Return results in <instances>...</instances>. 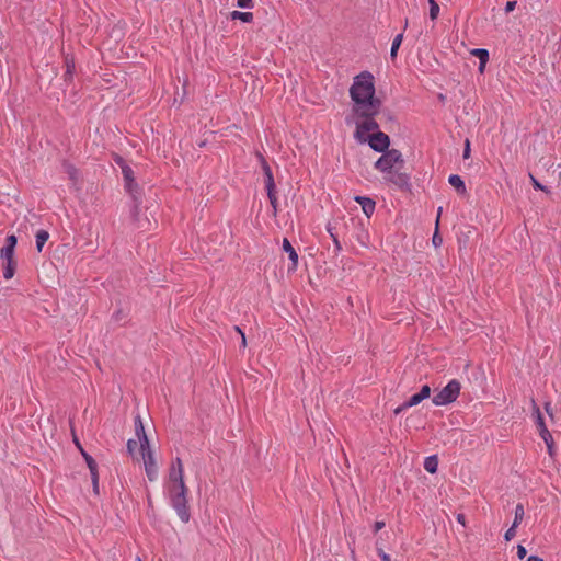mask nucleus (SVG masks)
I'll return each instance as SVG.
<instances>
[{
	"label": "nucleus",
	"mask_w": 561,
	"mask_h": 561,
	"mask_svg": "<svg viewBox=\"0 0 561 561\" xmlns=\"http://www.w3.org/2000/svg\"><path fill=\"white\" fill-rule=\"evenodd\" d=\"M350 96L355 115L376 116L379 113L381 102L375 98L374 76L369 71H362L354 77Z\"/></svg>",
	"instance_id": "nucleus-1"
},
{
	"label": "nucleus",
	"mask_w": 561,
	"mask_h": 561,
	"mask_svg": "<svg viewBox=\"0 0 561 561\" xmlns=\"http://www.w3.org/2000/svg\"><path fill=\"white\" fill-rule=\"evenodd\" d=\"M169 485L167 486L169 494V503L175 511L176 515L183 523H187L191 518L187 506V486L184 482V470L182 460L176 457L170 468Z\"/></svg>",
	"instance_id": "nucleus-2"
},
{
	"label": "nucleus",
	"mask_w": 561,
	"mask_h": 561,
	"mask_svg": "<svg viewBox=\"0 0 561 561\" xmlns=\"http://www.w3.org/2000/svg\"><path fill=\"white\" fill-rule=\"evenodd\" d=\"M381 153L374 168L383 174H391L396 165L402 167L404 164L403 156L398 149H390Z\"/></svg>",
	"instance_id": "nucleus-3"
},
{
	"label": "nucleus",
	"mask_w": 561,
	"mask_h": 561,
	"mask_svg": "<svg viewBox=\"0 0 561 561\" xmlns=\"http://www.w3.org/2000/svg\"><path fill=\"white\" fill-rule=\"evenodd\" d=\"M461 385L457 379H451L443 389H440L432 399L436 407L448 405L459 397Z\"/></svg>",
	"instance_id": "nucleus-4"
},
{
	"label": "nucleus",
	"mask_w": 561,
	"mask_h": 561,
	"mask_svg": "<svg viewBox=\"0 0 561 561\" xmlns=\"http://www.w3.org/2000/svg\"><path fill=\"white\" fill-rule=\"evenodd\" d=\"M364 121L362 123H358L356 126V130L354 133V137L358 142H366L367 138L364 136L365 133L378 130L379 125L374 119V116H362Z\"/></svg>",
	"instance_id": "nucleus-5"
},
{
	"label": "nucleus",
	"mask_w": 561,
	"mask_h": 561,
	"mask_svg": "<svg viewBox=\"0 0 561 561\" xmlns=\"http://www.w3.org/2000/svg\"><path fill=\"white\" fill-rule=\"evenodd\" d=\"M369 147L376 152H385L390 150V138L383 131H376L373 135H369L366 140Z\"/></svg>",
	"instance_id": "nucleus-6"
},
{
	"label": "nucleus",
	"mask_w": 561,
	"mask_h": 561,
	"mask_svg": "<svg viewBox=\"0 0 561 561\" xmlns=\"http://www.w3.org/2000/svg\"><path fill=\"white\" fill-rule=\"evenodd\" d=\"M257 157L260 159L262 170L264 173L265 188H275V182L271 167L268 165V163L266 162L262 154L259 153Z\"/></svg>",
	"instance_id": "nucleus-7"
},
{
	"label": "nucleus",
	"mask_w": 561,
	"mask_h": 561,
	"mask_svg": "<svg viewBox=\"0 0 561 561\" xmlns=\"http://www.w3.org/2000/svg\"><path fill=\"white\" fill-rule=\"evenodd\" d=\"M354 201L360 205L363 213L367 217H370L374 214L375 208H376V203L374 199H371L370 197H367V196L358 195V196L354 197Z\"/></svg>",
	"instance_id": "nucleus-8"
},
{
	"label": "nucleus",
	"mask_w": 561,
	"mask_h": 561,
	"mask_svg": "<svg viewBox=\"0 0 561 561\" xmlns=\"http://www.w3.org/2000/svg\"><path fill=\"white\" fill-rule=\"evenodd\" d=\"M122 174L125 182V188L127 192L133 193L137 187V183L134 178V171L128 164H124Z\"/></svg>",
	"instance_id": "nucleus-9"
},
{
	"label": "nucleus",
	"mask_w": 561,
	"mask_h": 561,
	"mask_svg": "<svg viewBox=\"0 0 561 561\" xmlns=\"http://www.w3.org/2000/svg\"><path fill=\"white\" fill-rule=\"evenodd\" d=\"M386 179L400 188H407L410 185V178L405 173L391 172V174H387Z\"/></svg>",
	"instance_id": "nucleus-10"
},
{
	"label": "nucleus",
	"mask_w": 561,
	"mask_h": 561,
	"mask_svg": "<svg viewBox=\"0 0 561 561\" xmlns=\"http://www.w3.org/2000/svg\"><path fill=\"white\" fill-rule=\"evenodd\" d=\"M145 462V469L147 477L150 481L154 480L157 477V467L153 458V454H147V456H142Z\"/></svg>",
	"instance_id": "nucleus-11"
},
{
	"label": "nucleus",
	"mask_w": 561,
	"mask_h": 561,
	"mask_svg": "<svg viewBox=\"0 0 561 561\" xmlns=\"http://www.w3.org/2000/svg\"><path fill=\"white\" fill-rule=\"evenodd\" d=\"M282 249L288 254V257L293 264L291 268L296 270L298 265V254L287 238L283 239Z\"/></svg>",
	"instance_id": "nucleus-12"
},
{
	"label": "nucleus",
	"mask_w": 561,
	"mask_h": 561,
	"mask_svg": "<svg viewBox=\"0 0 561 561\" xmlns=\"http://www.w3.org/2000/svg\"><path fill=\"white\" fill-rule=\"evenodd\" d=\"M531 408H533V416L535 420V424L538 428V432L547 430L548 427L545 423L543 415L540 412V409L534 399L531 400Z\"/></svg>",
	"instance_id": "nucleus-13"
},
{
	"label": "nucleus",
	"mask_w": 561,
	"mask_h": 561,
	"mask_svg": "<svg viewBox=\"0 0 561 561\" xmlns=\"http://www.w3.org/2000/svg\"><path fill=\"white\" fill-rule=\"evenodd\" d=\"M471 55L479 59V71L483 72L484 68L489 61L490 54L488 49L484 48H473L471 50Z\"/></svg>",
	"instance_id": "nucleus-14"
},
{
	"label": "nucleus",
	"mask_w": 561,
	"mask_h": 561,
	"mask_svg": "<svg viewBox=\"0 0 561 561\" xmlns=\"http://www.w3.org/2000/svg\"><path fill=\"white\" fill-rule=\"evenodd\" d=\"M449 184L457 190L458 193H466V184L465 181L458 174H451L448 178Z\"/></svg>",
	"instance_id": "nucleus-15"
},
{
	"label": "nucleus",
	"mask_w": 561,
	"mask_h": 561,
	"mask_svg": "<svg viewBox=\"0 0 561 561\" xmlns=\"http://www.w3.org/2000/svg\"><path fill=\"white\" fill-rule=\"evenodd\" d=\"M438 468V458L436 455H431L424 460V469L430 473H435Z\"/></svg>",
	"instance_id": "nucleus-16"
},
{
	"label": "nucleus",
	"mask_w": 561,
	"mask_h": 561,
	"mask_svg": "<svg viewBox=\"0 0 561 561\" xmlns=\"http://www.w3.org/2000/svg\"><path fill=\"white\" fill-rule=\"evenodd\" d=\"M49 238V233L46 230H38L35 236L36 249L38 252L43 250L44 244Z\"/></svg>",
	"instance_id": "nucleus-17"
},
{
	"label": "nucleus",
	"mask_w": 561,
	"mask_h": 561,
	"mask_svg": "<svg viewBox=\"0 0 561 561\" xmlns=\"http://www.w3.org/2000/svg\"><path fill=\"white\" fill-rule=\"evenodd\" d=\"M62 168H64L65 173L68 175V178L72 182H77L78 181L79 172H78L77 168L73 164H71L69 162H64Z\"/></svg>",
	"instance_id": "nucleus-18"
},
{
	"label": "nucleus",
	"mask_w": 561,
	"mask_h": 561,
	"mask_svg": "<svg viewBox=\"0 0 561 561\" xmlns=\"http://www.w3.org/2000/svg\"><path fill=\"white\" fill-rule=\"evenodd\" d=\"M232 20H240L244 23H250L253 21L252 12H241V11H232L230 14Z\"/></svg>",
	"instance_id": "nucleus-19"
},
{
	"label": "nucleus",
	"mask_w": 561,
	"mask_h": 561,
	"mask_svg": "<svg viewBox=\"0 0 561 561\" xmlns=\"http://www.w3.org/2000/svg\"><path fill=\"white\" fill-rule=\"evenodd\" d=\"M525 515L524 505L518 503L515 507L514 512V520H513V527H518V525L522 523Z\"/></svg>",
	"instance_id": "nucleus-20"
},
{
	"label": "nucleus",
	"mask_w": 561,
	"mask_h": 561,
	"mask_svg": "<svg viewBox=\"0 0 561 561\" xmlns=\"http://www.w3.org/2000/svg\"><path fill=\"white\" fill-rule=\"evenodd\" d=\"M402 39H403V34L400 33L398 34L393 41H392V44H391V49H390V56L392 59H394L397 57V54H398V49L402 43Z\"/></svg>",
	"instance_id": "nucleus-21"
},
{
	"label": "nucleus",
	"mask_w": 561,
	"mask_h": 561,
	"mask_svg": "<svg viewBox=\"0 0 561 561\" xmlns=\"http://www.w3.org/2000/svg\"><path fill=\"white\" fill-rule=\"evenodd\" d=\"M540 437L543 439L545 444L547 445L549 454L552 453V445H553V438L549 430H543L539 432Z\"/></svg>",
	"instance_id": "nucleus-22"
},
{
	"label": "nucleus",
	"mask_w": 561,
	"mask_h": 561,
	"mask_svg": "<svg viewBox=\"0 0 561 561\" xmlns=\"http://www.w3.org/2000/svg\"><path fill=\"white\" fill-rule=\"evenodd\" d=\"M135 433L138 439L144 437V435H147L145 432L142 420L139 414H137L135 417Z\"/></svg>",
	"instance_id": "nucleus-23"
},
{
	"label": "nucleus",
	"mask_w": 561,
	"mask_h": 561,
	"mask_svg": "<svg viewBox=\"0 0 561 561\" xmlns=\"http://www.w3.org/2000/svg\"><path fill=\"white\" fill-rule=\"evenodd\" d=\"M139 444L141 456H147V454H153L152 450L150 449L149 439L147 435H144V437L139 438Z\"/></svg>",
	"instance_id": "nucleus-24"
},
{
	"label": "nucleus",
	"mask_w": 561,
	"mask_h": 561,
	"mask_svg": "<svg viewBox=\"0 0 561 561\" xmlns=\"http://www.w3.org/2000/svg\"><path fill=\"white\" fill-rule=\"evenodd\" d=\"M266 193H267V197H268L270 204H271V206L273 207L274 215H276V213H277V196H276V191H275V188H267V190H266Z\"/></svg>",
	"instance_id": "nucleus-25"
},
{
	"label": "nucleus",
	"mask_w": 561,
	"mask_h": 561,
	"mask_svg": "<svg viewBox=\"0 0 561 561\" xmlns=\"http://www.w3.org/2000/svg\"><path fill=\"white\" fill-rule=\"evenodd\" d=\"M14 249L3 247L0 251V256L7 262H13Z\"/></svg>",
	"instance_id": "nucleus-26"
},
{
	"label": "nucleus",
	"mask_w": 561,
	"mask_h": 561,
	"mask_svg": "<svg viewBox=\"0 0 561 561\" xmlns=\"http://www.w3.org/2000/svg\"><path fill=\"white\" fill-rule=\"evenodd\" d=\"M430 3V18L431 20L437 19L439 14V5L435 0H428Z\"/></svg>",
	"instance_id": "nucleus-27"
},
{
	"label": "nucleus",
	"mask_w": 561,
	"mask_h": 561,
	"mask_svg": "<svg viewBox=\"0 0 561 561\" xmlns=\"http://www.w3.org/2000/svg\"><path fill=\"white\" fill-rule=\"evenodd\" d=\"M75 72V62L73 60H66V72H65V80H71Z\"/></svg>",
	"instance_id": "nucleus-28"
},
{
	"label": "nucleus",
	"mask_w": 561,
	"mask_h": 561,
	"mask_svg": "<svg viewBox=\"0 0 561 561\" xmlns=\"http://www.w3.org/2000/svg\"><path fill=\"white\" fill-rule=\"evenodd\" d=\"M442 210H443V208H442V207H439V208H438V216H437V219H436V231H435V233H434V236H433V239H432L433 244H434L435 247H439V245L442 244V242H443L442 238H440V237L438 236V233H437L438 222H439V217H440Z\"/></svg>",
	"instance_id": "nucleus-29"
},
{
	"label": "nucleus",
	"mask_w": 561,
	"mask_h": 561,
	"mask_svg": "<svg viewBox=\"0 0 561 561\" xmlns=\"http://www.w3.org/2000/svg\"><path fill=\"white\" fill-rule=\"evenodd\" d=\"M80 449H81L82 456H83V458H84V460L87 462V466H88L89 470L93 471L98 467L95 460L93 459L92 456L87 454L81 447H80Z\"/></svg>",
	"instance_id": "nucleus-30"
},
{
	"label": "nucleus",
	"mask_w": 561,
	"mask_h": 561,
	"mask_svg": "<svg viewBox=\"0 0 561 561\" xmlns=\"http://www.w3.org/2000/svg\"><path fill=\"white\" fill-rule=\"evenodd\" d=\"M14 272H15L14 263L7 262V265L4 266V270H3V277L5 279H10L13 277Z\"/></svg>",
	"instance_id": "nucleus-31"
},
{
	"label": "nucleus",
	"mask_w": 561,
	"mask_h": 561,
	"mask_svg": "<svg viewBox=\"0 0 561 561\" xmlns=\"http://www.w3.org/2000/svg\"><path fill=\"white\" fill-rule=\"evenodd\" d=\"M422 402V399L419 397L417 393L411 396L407 401H405V407H409V408H412V407H415L417 404H420Z\"/></svg>",
	"instance_id": "nucleus-32"
},
{
	"label": "nucleus",
	"mask_w": 561,
	"mask_h": 561,
	"mask_svg": "<svg viewBox=\"0 0 561 561\" xmlns=\"http://www.w3.org/2000/svg\"><path fill=\"white\" fill-rule=\"evenodd\" d=\"M419 397L423 400L427 399L431 396V388L428 385L422 386L421 390L417 392Z\"/></svg>",
	"instance_id": "nucleus-33"
},
{
	"label": "nucleus",
	"mask_w": 561,
	"mask_h": 561,
	"mask_svg": "<svg viewBox=\"0 0 561 561\" xmlns=\"http://www.w3.org/2000/svg\"><path fill=\"white\" fill-rule=\"evenodd\" d=\"M18 239L14 234H10L5 239L4 247L15 249Z\"/></svg>",
	"instance_id": "nucleus-34"
},
{
	"label": "nucleus",
	"mask_w": 561,
	"mask_h": 561,
	"mask_svg": "<svg viewBox=\"0 0 561 561\" xmlns=\"http://www.w3.org/2000/svg\"><path fill=\"white\" fill-rule=\"evenodd\" d=\"M516 528L517 527H513V525L505 531L504 534V539L505 541H511L515 535H516Z\"/></svg>",
	"instance_id": "nucleus-35"
},
{
	"label": "nucleus",
	"mask_w": 561,
	"mask_h": 561,
	"mask_svg": "<svg viewBox=\"0 0 561 561\" xmlns=\"http://www.w3.org/2000/svg\"><path fill=\"white\" fill-rule=\"evenodd\" d=\"M237 5L242 9H251V8H253V1L252 0H238Z\"/></svg>",
	"instance_id": "nucleus-36"
},
{
	"label": "nucleus",
	"mask_w": 561,
	"mask_h": 561,
	"mask_svg": "<svg viewBox=\"0 0 561 561\" xmlns=\"http://www.w3.org/2000/svg\"><path fill=\"white\" fill-rule=\"evenodd\" d=\"M470 153H471L470 141H469V139H466L463 153H462L463 159H468L470 157Z\"/></svg>",
	"instance_id": "nucleus-37"
},
{
	"label": "nucleus",
	"mask_w": 561,
	"mask_h": 561,
	"mask_svg": "<svg viewBox=\"0 0 561 561\" xmlns=\"http://www.w3.org/2000/svg\"><path fill=\"white\" fill-rule=\"evenodd\" d=\"M516 4H517V1H515V0L507 1L505 4V8H504L505 12L510 13V12L514 11L516 8Z\"/></svg>",
	"instance_id": "nucleus-38"
},
{
	"label": "nucleus",
	"mask_w": 561,
	"mask_h": 561,
	"mask_svg": "<svg viewBox=\"0 0 561 561\" xmlns=\"http://www.w3.org/2000/svg\"><path fill=\"white\" fill-rule=\"evenodd\" d=\"M531 183H533V186L536 188V190H540V191H545L547 192V187L545 185H542L538 180H536L534 176H531Z\"/></svg>",
	"instance_id": "nucleus-39"
},
{
	"label": "nucleus",
	"mask_w": 561,
	"mask_h": 561,
	"mask_svg": "<svg viewBox=\"0 0 561 561\" xmlns=\"http://www.w3.org/2000/svg\"><path fill=\"white\" fill-rule=\"evenodd\" d=\"M137 448V442L135 439H128L127 442V450L129 454H134Z\"/></svg>",
	"instance_id": "nucleus-40"
},
{
	"label": "nucleus",
	"mask_w": 561,
	"mask_h": 561,
	"mask_svg": "<svg viewBox=\"0 0 561 561\" xmlns=\"http://www.w3.org/2000/svg\"><path fill=\"white\" fill-rule=\"evenodd\" d=\"M527 554V550L526 548L523 546V545H518L517 546V557L519 559H524Z\"/></svg>",
	"instance_id": "nucleus-41"
},
{
	"label": "nucleus",
	"mask_w": 561,
	"mask_h": 561,
	"mask_svg": "<svg viewBox=\"0 0 561 561\" xmlns=\"http://www.w3.org/2000/svg\"><path fill=\"white\" fill-rule=\"evenodd\" d=\"M114 162L123 170L124 164H127L125 159L118 154H115Z\"/></svg>",
	"instance_id": "nucleus-42"
},
{
	"label": "nucleus",
	"mask_w": 561,
	"mask_h": 561,
	"mask_svg": "<svg viewBox=\"0 0 561 561\" xmlns=\"http://www.w3.org/2000/svg\"><path fill=\"white\" fill-rule=\"evenodd\" d=\"M386 526V523L382 520H376L374 524V533H378Z\"/></svg>",
	"instance_id": "nucleus-43"
},
{
	"label": "nucleus",
	"mask_w": 561,
	"mask_h": 561,
	"mask_svg": "<svg viewBox=\"0 0 561 561\" xmlns=\"http://www.w3.org/2000/svg\"><path fill=\"white\" fill-rule=\"evenodd\" d=\"M408 409H409V407H405V401H404L402 404H400L399 407H397L394 409V414L396 415L401 414L402 412H404Z\"/></svg>",
	"instance_id": "nucleus-44"
},
{
	"label": "nucleus",
	"mask_w": 561,
	"mask_h": 561,
	"mask_svg": "<svg viewBox=\"0 0 561 561\" xmlns=\"http://www.w3.org/2000/svg\"><path fill=\"white\" fill-rule=\"evenodd\" d=\"M545 410L546 412L548 413V415L553 419V413H552V408H551V403L550 402H546L545 404Z\"/></svg>",
	"instance_id": "nucleus-45"
},
{
	"label": "nucleus",
	"mask_w": 561,
	"mask_h": 561,
	"mask_svg": "<svg viewBox=\"0 0 561 561\" xmlns=\"http://www.w3.org/2000/svg\"><path fill=\"white\" fill-rule=\"evenodd\" d=\"M90 473H91L92 482L99 481L98 467L93 471H90Z\"/></svg>",
	"instance_id": "nucleus-46"
},
{
	"label": "nucleus",
	"mask_w": 561,
	"mask_h": 561,
	"mask_svg": "<svg viewBox=\"0 0 561 561\" xmlns=\"http://www.w3.org/2000/svg\"><path fill=\"white\" fill-rule=\"evenodd\" d=\"M238 330V332L241 334V345L244 347L245 344H247V340H245V335L244 333L240 330V328H236Z\"/></svg>",
	"instance_id": "nucleus-47"
},
{
	"label": "nucleus",
	"mask_w": 561,
	"mask_h": 561,
	"mask_svg": "<svg viewBox=\"0 0 561 561\" xmlns=\"http://www.w3.org/2000/svg\"><path fill=\"white\" fill-rule=\"evenodd\" d=\"M379 556H380V558H381V560H382V561H391V560H390V556H389V554H387V553H385L383 551H381V552L379 553Z\"/></svg>",
	"instance_id": "nucleus-48"
},
{
	"label": "nucleus",
	"mask_w": 561,
	"mask_h": 561,
	"mask_svg": "<svg viewBox=\"0 0 561 561\" xmlns=\"http://www.w3.org/2000/svg\"><path fill=\"white\" fill-rule=\"evenodd\" d=\"M527 561H543V559L533 554L528 557Z\"/></svg>",
	"instance_id": "nucleus-49"
},
{
	"label": "nucleus",
	"mask_w": 561,
	"mask_h": 561,
	"mask_svg": "<svg viewBox=\"0 0 561 561\" xmlns=\"http://www.w3.org/2000/svg\"><path fill=\"white\" fill-rule=\"evenodd\" d=\"M92 484H93L94 493L98 494L99 493V481H94V482H92Z\"/></svg>",
	"instance_id": "nucleus-50"
},
{
	"label": "nucleus",
	"mask_w": 561,
	"mask_h": 561,
	"mask_svg": "<svg viewBox=\"0 0 561 561\" xmlns=\"http://www.w3.org/2000/svg\"><path fill=\"white\" fill-rule=\"evenodd\" d=\"M457 520H458L459 523H461L462 525H465V516H463L462 514H459V515L457 516Z\"/></svg>",
	"instance_id": "nucleus-51"
},
{
	"label": "nucleus",
	"mask_w": 561,
	"mask_h": 561,
	"mask_svg": "<svg viewBox=\"0 0 561 561\" xmlns=\"http://www.w3.org/2000/svg\"><path fill=\"white\" fill-rule=\"evenodd\" d=\"M334 242H335V244L339 247V242H337V239H336V238H334Z\"/></svg>",
	"instance_id": "nucleus-52"
},
{
	"label": "nucleus",
	"mask_w": 561,
	"mask_h": 561,
	"mask_svg": "<svg viewBox=\"0 0 561 561\" xmlns=\"http://www.w3.org/2000/svg\"><path fill=\"white\" fill-rule=\"evenodd\" d=\"M135 561H141V558H140V557H137Z\"/></svg>",
	"instance_id": "nucleus-53"
}]
</instances>
